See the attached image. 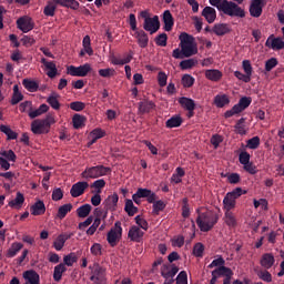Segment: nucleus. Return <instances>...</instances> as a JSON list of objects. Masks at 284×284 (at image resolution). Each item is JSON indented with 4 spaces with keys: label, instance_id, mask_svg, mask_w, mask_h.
<instances>
[{
    "label": "nucleus",
    "instance_id": "nucleus-1",
    "mask_svg": "<svg viewBox=\"0 0 284 284\" xmlns=\"http://www.w3.org/2000/svg\"><path fill=\"white\" fill-rule=\"evenodd\" d=\"M209 3L213 6V8H216L220 12L227 14V17L245 19V10L236 4V2L227 0H209Z\"/></svg>",
    "mask_w": 284,
    "mask_h": 284
},
{
    "label": "nucleus",
    "instance_id": "nucleus-2",
    "mask_svg": "<svg viewBox=\"0 0 284 284\" xmlns=\"http://www.w3.org/2000/svg\"><path fill=\"white\" fill-rule=\"evenodd\" d=\"M215 223H219V216L212 211L199 213L196 217V224L201 232H210Z\"/></svg>",
    "mask_w": 284,
    "mask_h": 284
},
{
    "label": "nucleus",
    "instance_id": "nucleus-3",
    "mask_svg": "<svg viewBox=\"0 0 284 284\" xmlns=\"http://www.w3.org/2000/svg\"><path fill=\"white\" fill-rule=\"evenodd\" d=\"M180 48L182 50L183 57L190 59V57H194V54L199 53V49L194 44V37L187 33H181L180 36Z\"/></svg>",
    "mask_w": 284,
    "mask_h": 284
},
{
    "label": "nucleus",
    "instance_id": "nucleus-4",
    "mask_svg": "<svg viewBox=\"0 0 284 284\" xmlns=\"http://www.w3.org/2000/svg\"><path fill=\"white\" fill-rule=\"evenodd\" d=\"M54 123V116L52 115H47L45 119H37L31 123V132L34 134H48Z\"/></svg>",
    "mask_w": 284,
    "mask_h": 284
},
{
    "label": "nucleus",
    "instance_id": "nucleus-5",
    "mask_svg": "<svg viewBox=\"0 0 284 284\" xmlns=\"http://www.w3.org/2000/svg\"><path fill=\"white\" fill-rule=\"evenodd\" d=\"M129 26L131 30H133L134 37L138 40V44L140 48H148V43H150V38L148 37V33L143 30H139L136 27V16L134 13H130L129 16Z\"/></svg>",
    "mask_w": 284,
    "mask_h": 284
},
{
    "label": "nucleus",
    "instance_id": "nucleus-6",
    "mask_svg": "<svg viewBox=\"0 0 284 284\" xmlns=\"http://www.w3.org/2000/svg\"><path fill=\"white\" fill-rule=\"evenodd\" d=\"M140 17L144 19L143 29L150 34L159 32L161 28V21H159V16L150 17L148 11H141Z\"/></svg>",
    "mask_w": 284,
    "mask_h": 284
},
{
    "label": "nucleus",
    "instance_id": "nucleus-7",
    "mask_svg": "<svg viewBox=\"0 0 284 284\" xmlns=\"http://www.w3.org/2000/svg\"><path fill=\"white\" fill-rule=\"evenodd\" d=\"M112 172V169L104 165H97L87 168L82 173V179H100V176H108V173Z\"/></svg>",
    "mask_w": 284,
    "mask_h": 284
},
{
    "label": "nucleus",
    "instance_id": "nucleus-8",
    "mask_svg": "<svg viewBox=\"0 0 284 284\" xmlns=\"http://www.w3.org/2000/svg\"><path fill=\"white\" fill-rule=\"evenodd\" d=\"M123 234V227H121V222H115L114 227L111 229L106 235V241L111 247H115L116 243L121 240Z\"/></svg>",
    "mask_w": 284,
    "mask_h": 284
},
{
    "label": "nucleus",
    "instance_id": "nucleus-9",
    "mask_svg": "<svg viewBox=\"0 0 284 284\" xmlns=\"http://www.w3.org/2000/svg\"><path fill=\"white\" fill-rule=\"evenodd\" d=\"M105 267L100 266L99 264H94V267L91 272L90 281L94 284H106L108 278Z\"/></svg>",
    "mask_w": 284,
    "mask_h": 284
},
{
    "label": "nucleus",
    "instance_id": "nucleus-10",
    "mask_svg": "<svg viewBox=\"0 0 284 284\" xmlns=\"http://www.w3.org/2000/svg\"><path fill=\"white\" fill-rule=\"evenodd\" d=\"M92 71L90 63H84L80 67L70 65L67 69L68 74L71 77H88V73Z\"/></svg>",
    "mask_w": 284,
    "mask_h": 284
},
{
    "label": "nucleus",
    "instance_id": "nucleus-11",
    "mask_svg": "<svg viewBox=\"0 0 284 284\" xmlns=\"http://www.w3.org/2000/svg\"><path fill=\"white\" fill-rule=\"evenodd\" d=\"M264 6H265V0H252L248 9L251 17L258 19V17L263 14Z\"/></svg>",
    "mask_w": 284,
    "mask_h": 284
},
{
    "label": "nucleus",
    "instance_id": "nucleus-12",
    "mask_svg": "<svg viewBox=\"0 0 284 284\" xmlns=\"http://www.w3.org/2000/svg\"><path fill=\"white\" fill-rule=\"evenodd\" d=\"M90 187V184L85 181L77 182L72 185L70 190V194L73 199H78V196H83L85 190Z\"/></svg>",
    "mask_w": 284,
    "mask_h": 284
},
{
    "label": "nucleus",
    "instance_id": "nucleus-13",
    "mask_svg": "<svg viewBox=\"0 0 284 284\" xmlns=\"http://www.w3.org/2000/svg\"><path fill=\"white\" fill-rule=\"evenodd\" d=\"M18 29L21 32L28 33L31 30H34V22H32V18L30 17H21L17 20Z\"/></svg>",
    "mask_w": 284,
    "mask_h": 284
},
{
    "label": "nucleus",
    "instance_id": "nucleus-14",
    "mask_svg": "<svg viewBox=\"0 0 284 284\" xmlns=\"http://www.w3.org/2000/svg\"><path fill=\"white\" fill-rule=\"evenodd\" d=\"M179 274L176 264H163L161 267V276L163 278H174Z\"/></svg>",
    "mask_w": 284,
    "mask_h": 284
},
{
    "label": "nucleus",
    "instance_id": "nucleus-15",
    "mask_svg": "<svg viewBox=\"0 0 284 284\" xmlns=\"http://www.w3.org/2000/svg\"><path fill=\"white\" fill-rule=\"evenodd\" d=\"M156 104L152 100L144 99L138 103L139 114H150Z\"/></svg>",
    "mask_w": 284,
    "mask_h": 284
},
{
    "label": "nucleus",
    "instance_id": "nucleus-16",
    "mask_svg": "<svg viewBox=\"0 0 284 284\" xmlns=\"http://www.w3.org/2000/svg\"><path fill=\"white\" fill-rule=\"evenodd\" d=\"M266 48L272 50H283L284 41L283 38H274V34L270 36L265 42Z\"/></svg>",
    "mask_w": 284,
    "mask_h": 284
},
{
    "label": "nucleus",
    "instance_id": "nucleus-17",
    "mask_svg": "<svg viewBox=\"0 0 284 284\" xmlns=\"http://www.w3.org/2000/svg\"><path fill=\"white\" fill-rule=\"evenodd\" d=\"M26 284H40L41 277L39 276V273L34 270L24 271L22 274Z\"/></svg>",
    "mask_w": 284,
    "mask_h": 284
},
{
    "label": "nucleus",
    "instance_id": "nucleus-18",
    "mask_svg": "<svg viewBox=\"0 0 284 284\" xmlns=\"http://www.w3.org/2000/svg\"><path fill=\"white\" fill-rule=\"evenodd\" d=\"M162 21L164 23L163 30H165V32H172V28H174V17L170 10L163 12Z\"/></svg>",
    "mask_w": 284,
    "mask_h": 284
},
{
    "label": "nucleus",
    "instance_id": "nucleus-19",
    "mask_svg": "<svg viewBox=\"0 0 284 284\" xmlns=\"http://www.w3.org/2000/svg\"><path fill=\"white\" fill-rule=\"evenodd\" d=\"M274 263H276V260L272 253H264L260 260V265H262L264 270H272Z\"/></svg>",
    "mask_w": 284,
    "mask_h": 284
},
{
    "label": "nucleus",
    "instance_id": "nucleus-20",
    "mask_svg": "<svg viewBox=\"0 0 284 284\" xmlns=\"http://www.w3.org/2000/svg\"><path fill=\"white\" fill-rule=\"evenodd\" d=\"M143 234H145L139 226H131L129 230L128 236L130 241H133L134 243H141V239H143Z\"/></svg>",
    "mask_w": 284,
    "mask_h": 284
},
{
    "label": "nucleus",
    "instance_id": "nucleus-21",
    "mask_svg": "<svg viewBox=\"0 0 284 284\" xmlns=\"http://www.w3.org/2000/svg\"><path fill=\"white\" fill-rule=\"evenodd\" d=\"M41 63H43L44 68L49 70L47 72V75L49 77V79H54L58 72L57 64L53 61H48L45 58L41 59Z\"/></svg>",
    "mask_w": 284,
    "mask_h": 284
},
{
    "label": "nucleus",
    "instance_id": "nucleus-22",
    "mask_svg": "<svg viewBox=\"0 0 284 284\" xmlns=\"http://www.w3.org/2000/svg\"><path fill=\"white\" fill-rule=\"evenodd\" d=\"M224 223L230 227V230H234L236 225H239V222L236 220V215L232 211H225L224 212Z\"/></svg>",
    "mask_w": 284,
    "mask_h": 284
},
{
    "label": "nucleus",
    "instance_id": "nucleus-23",
    "mask_svg": "<svg viewBox=\"0 0 284 284\" xmlns=\"http://www.w3.org/2000/svg\"><path fill=\"white\" fill-rule=\"evenodd\" d=\"M30 212L32 216H41L45 214V203L43 201L39 200L30 207Z\"/></svg>",
    "mask_w": 284,
    "mask_h": 284
},
{
    "label": "nucleus",
    "instance_id": "nucleus-24",
    "mask_svg": "<svg viewBox=\"0 0 284 284\" xmlns=\"http://www.w3.org/2000/svg\"><path fill=\"white\" fill-rule=\"evenodd\" d=\"M205 78L216 83L223 79V72L219 69H209L205 71Z\"/></svg>",
    "mask_w": 284,
    "mask_h": 284
},
{
    "label": "nucleus",
    "instance_id": "nucleus-25",
    "mask_svg": "<svg viewBox=\"0 0 284 284\" xmlns=\"http://www.w3.org/2000/svg\"><path fill=\"white\" fill-rule=\"evenodd\" d=\"M179 103L187 112H194L196 110V103L191 98L182 97L179 99Z\"/></svg>",
    "mask_w": 284,
    "mask_h": 284
},
{
    "label": "nucleus",
    "instance_id": "nucleus-26",
    "mask_svg": "<svg viewBox=\"0 0 284 284\" xmlns=\"http://www.w3.org/2000/svg\"><path fill=\"white\" fill-rule=\"evenodd\" d=\"M202 17L206 19L207 23H214V21H216V9L212 7H205L202 10Z\"/></svg>",
    "mask_w": 284,
    "mask_h": 284
},
{
    "label": "nucleus",
    "instance_id": "nucleus-27",
    "mask_svg": "<svg viewBox=\"0 0 284 284\" xmlns=\"http://www.w3.org/2000/svg\"><path fill=\"white\" fill-rule=\"evenodd\" d=\"M212 276H216V280H219V276H225L227 278L229 276H232L234 273L232 272V268L226 266H220L212 271Z\"/></svg>",
    "mask_w": 284,
    "mask_h": 284
},
{
    "label": "nucleus",
    "instance_id": "nucleus-28",
    "mask_svg": "<svg viewBox=\"0 0 284 284\" xmlns=\"http://www.w3.org/2000/svg\"><path fill=\"white\" fill-rule=\"evenodd\" d=\"M23 203H26V196H23V193L17 192L16 199L9 202V207L21 210V207H23Z\"/></svg>",
    "mask_w": 284,
    "mask_h": 284
},
{
    "label": "nucleus",
    "instance_id": "nucleus-29",
    "mask_svg": "<svg viewBox=\"0 0 284 284\" xmlns=\"http://www.w3.org/2000/svg\"><path fill=\"white\" fill-rule=\"evenodd\" d=\"M213 32L216 37H224L230 32V26L227 23H216L213 27Z\"/></svg>",
    "mask_w": 284,
    "mask_h": 284
},
{
    "label": "nucleus",
    "instance_id": "nucleus-30",
    "mask_svg": "<svg viewBox=\"0 0 284 284\" xmlns=\"http://www.w3.org/2000/svg\"><path fill=\"white\" fill-rule=\"evenodd\" d=\"M0 132H2V134H6L7 141H14L19 136L17 132L12 131V129H10V126L6 124L0 125Z\"/></svg>",
    "mask_w": 284,
    "mask_h": 284
},
{
    "label": "nucleus",
    "instance_id": "nucleus-31",
    "mask_svg": "<svg viewBox=\"0 0 284 284\" xmlns=\"http://www.w3.org/2000/svg\"><path fill=\"white\" fill-rule=\"evenodd\" d=\"M67 267L65 264L61 263L57 266H54L53 270V280L55 281V283H59V281H61V278H63V272H67Z\"/></svg>",
    "mask_w": 284,
    "mask_h": 284
},
{
    "label": "nucleus",
    "instance_id": "nucleus-32",
    "mask_svg": "<svg viewBox=\"0 0 284 284\" xmlns=\"http://www.w3.org/2000/svg\"><path fill=\"white\" fill-rule=\"evenodd\" d=\"M182 124H183V118H181V115H173L171 119H169L165 122V125L169 129L181 128Z\"/></svg>",
    "mask_w": 284,
    "mask_h": 284
},
{
    "label": "nucleus",
    "instance_id": "nucleus-33",
    "mask_svg": "<svg viewBox=\"0 0 284 284\" xmlns=\"http://www.w3.org/2000/svg\"><path fill=\"white\" fill-rule=\"evenodd\" d=\"M90 212H92V205L84 204L77 209V215L79 219H88L90 216Z\"/></svg>",
    "mask_w": 284,
    "mask_h": 284
},
{
    "label": "nucleus",
    "instance_id": "nucleus-34",
    "mask_svg": "<svg viewBox=\"0 0 284 284\" xmlns=\"http://www.w3.org/2000/svg\"><path fill=\"white\" fill-rule=\"evenodd\" d=\"M69 212H72V204H63L58 209L57 217L60 219V221H63Z\"/></svg>",
    "mask_w": 284,
    "mask_h": 284
},
{
    "label": "nucleus",
    "instance_id": "nucleus-35",
    "mask_svg": "<svg viewBox=\"0 0 284 284\" xmlns=\"http://www.w3.org/2000/svg\"><path fill=\"white\" fill-rule=\"evenodd\" d=\"M22 85L28 90V92H37V90H39V83L34 80L23 79Z\"/></svg>",
    "mask_w": 284,
    "mask_h": 284
},
{
    "label": "nucleus",
    "instance_id": "nucleus-36",
    "mask_svg": "<svg viewBox=\"0 0 284 284\" xmlns=\"http://www.w3.org/2000/svg\"><path fill=\"white\" fill-rule=\"evenodd\" d=\"M55 12H57V4L54 0L48 1L43 10L44 17H54Z\"/></svg>",
    "mask_w": 284,
    "mask_h": 284
},
{
    "label": "nucleus",
    "instance_id": "nucleus-37",
    "mask_svg": "<svg viewBox=\"0 0 284 284\" xmlns=\"http://www.w3.org/2000/svg\"><path fill=\"white\" fill-rule=\"evenodd\" d=\"M223 205H224L225 212H232V210H234V207H236V200H233V197H231L226 193V195L224 196V200H223Z\"/></svg>",
    "mask_w": 284,
    "mask_h": 284
},
{
    "label": "nucleus",
    "instance_id": "nucleus-38",
    "mask_svg": "<svg viewBox=\"0 0 284 284\" xmlns=\"http://www.w3.org/2000/svg\"><path fill=\"white\" fill-rule=\"evenodd\" d=\"M214 103L216 108H225V105H230V98L226 94L216 95Z\"/></svg>",
    "mask_w": 284,
    "mask_h": 284
},
{
    "label": "nucleus",
    "instance_id": "nucleus-39",
    "mask_svg": "<svg viewBox=\"0 0 284 284\" xmlns=\"http://www.w3.org/2000/svg\"><path fill=\"white\" fill-rule=\"evenodd\" d=\"M50 110V106L48 104H41L37 110L30 111L29 116L30 119H37V116H41V114H45Z\"/></svg>",
    "mask_w": 284,
    "mask_h": 284
},
{
    "label": "nucleus",
    "instance_id": "nucleus-40",
    "mask_svg": "<svg viewBox=\"0 0 284 284\" xmlns=\"http://www.w3.org/2000/svg\"><path fill=\"white\" fill-rule=\"evenodd\" d=\"M124 212H126L129 216H134V214L139 213V207L134 206L132 200H125Z\"/></svg>",
    "mask_w": 284,
    "mask_h": 284
},
{
    "label": "nucleus",
    "instance_id": "nucleus-41",
    "mask_svg": "<svg viewBox=\"0 0 284 284\" xmlns=\"http://www.w3.org/2000/svg\"><path fill=\"white\" fill-rule=\"evenodd\" d=\"M47 103L51 105L53 110H61V103L59 102V94L52 93L48 99Z\"/></svg>",
    "mask_w": 284,
    "mask_h": 284
},
{
    "label": "nucleus",
    "instance_id": "nucleus-42",
    "mask_svg": "<svg viewBox=\"0 0 284 284\" xmlns=\"http://www.w3.org/2000/svg\"><path fill=\"white\" fill-rule=\"evenodd\" d=\"M23 250V244L21 243H13L11 247L8 250L7 256L9 258H14L16 254H19Z\"/></svg>",
    "mask_w": 284,
    "mask_h": 284
},
{
    "label": "nucleus",
    "instance_id": "nucleus-43",
    "mask_svg": "<svg viewBox=\"0 0 284 284\" xmlns=\"http://www.w3.org/2000/svg\"><path fill=\"white\" fill-rule=\"evenodd\" d=\"M196 63H199V61L196 59L182 60L180 62V68H181V70H192V68H194V65H196Z\"/></svg>",
    "mask_w": 284,
    "mask_h": 284
},
{
    "label": "nucleus",
    "instance_id": "nucleus-44",
    "mask_svg": "<svg viewBox=\"0 0 284 284\" xmlns=\"http://www.w3.org/2000/svg\"><path fill=\"white\" fill-rule=\"evenodd\" d=\"M236 134H241V136L247 134L245 131V118H241L236 124L234 125Z\"/></svg>",
    "mask_w": 284,
    "mask_h": 284
},
{
    "label": "nucleus",
    "instance_id": "nucleus-45",
    "mask_svg": "<svg viewBox=\"0 0 284 284\" xmlns=\"http://www.w3.org/2000/svg\"><path fill=\"white\" fill-rule=\"evenodd\" d=\"M85 121V118L79 113H75L72 118V123L74 130H80V128H83V122Z\"/></svg>",
    "mask_w": 284,
    "mask_h": 284
},
{
    "label": "nucleus",
    "instance_id": "nucleus-46",
    "mask_svg": "<svg viewBox=\"0 0 284 284\" xmlns=\"http://www.w3.org/2000/svg\"><path fill=\"white\" fill-rule=\"evenodd\" d=\"M64 265L68 267H72L77 261H79V257H77V253H70L63 257Z\"/></svg>",
    "mask_w": 284,
    "mask_h": 284
},
{
    "label": "nucleus",
    "instance_id": "nucleus-47",
    "mask_svg": "<svg viewBox=\"0 0 284 284\" xmlns=\"http://www.w3.org/2000/svg\"><path fill=\"white\" fill-rule=\"evenodd\" d=\"M243 112V108L240 104L233 105V108L224 113L225 119H230L234 116V114H241Z\"/></svg>",
    "mask_w": 284,
    "mask_h": 284
},
{
    "label": "nucleus",
    "instance_id": "nucleus-48",
    "mask_svg": "<svg viewBox=\"0 0 284 284\" xmlns=\"http://www.w3.org/2000/svg\"><path fill=\"white\" fill-rule=\"evenodd\" d=\"M231 199L235 200L241 199L243 194H247V191H244L242 187H236L233 191L226 193Z\"/></svg>",
    "mask_w": 284,
    "mask_h": 284
},
{
    "label": "nucleus",
    "instance_id": "nucleus-49",
    "mask_svg": "<svg viewBox=\"0 0 284 284\" xmlns=\"http://www.w3.org/2000/svg\"><path fill=\"white\" fill-rule=\"evenodd\" d=\"M130 61H132V54H126L124 58L119 59V58H114L112 60V64L113 65H125L128 63H130Z\"/></svg>",
    "mask_w": 284,
    "mask_h": 284
},
{
    "label": "nucleus",
    "instance_id": "nucleus-50",
    "mask_svg": "<svg viewBox=\"0 0 284 284\" xmlns=\"http://www.w3.org/2000/svg\"><path fill=\"white\" fill-rule=\"evenodd\" d=\"M258 145H261V138L258 136H253L246 142V148H248L250 150H256Z\"/></svg>",
    "mask_w": 284,
    "mask_h": 284
},
{
    "label": "nucleus",
    "instance_id": "nucleus-51",
    "mask_svg": "<svg viewBox=\"0 0 284 284\" xmlns=\"http://www.w3.org/2000/svg\"><path fill=\"white\" fill-rule=\"evenodd\" d=\"M156 45H160V48H165L168 45V33H161L154 39Z\"/></svg>",
    "mask_w": 284,
    "mask_h": 284
},
{
    "label": "nucleus",
    "instance_id": "nucleus-52",
    "mask_svg": "<svg viewBox=\"0 0 284 284\" xmlns=\"http://www.w3.org/2000/svg\"><path fill=\"white\" fill-rule=\"evenodd\" d=\"M203 252H205V246L202 243H196L193 246V254L197 257V258H202L203 257Z\"/></svg>",
    "mask_w": 284,
    "mask_h": 284
},
{
    "label": "nucleus",
    "instance_id": "nucleus-53",
    "mask_svg": "<svg viewBox=\"0 0 284 284\" xmlns=\"http://www.w3.org/2000/svg\"><path fill=\"white\" fill-rule=\"evenodd\" d=\"M69 108L74 112H83V110H85V103L81 101H74L70 103Z\"/></svg>",
    "mask_w": 284,
    "mask_h": 284
},
{
    "label": "nucleus",
    "instance_id": "nucleus-54",
    "mask_svg": "<svg viewBox=\"0 0 284 284\" xmlns=\"http://www.w3.org/2000/svg\"><path fill=\"white\" fill-rule=\"evenodd\" d=\"M207 267L209 270H213V267H225V260L223 256H219V258L213 260Z\"/></svg>",
    "mask_w": 284,
    "mask_h": 284
},
{
    "label": "nucleus",
    "instance_id": "nucleus-55",
    "mask_svg": "<svg viewBox=\"0 0 284 284\" xmlns=\"http://www.w3.org/2000/svg\"><path fill=\"white\" fill-rule=\"evenodd\" d=\"M182 85L184 88H192L194 85V77L190 74H184L182 77Z\"/></svg>",
    "mask_w": 284,
    "mask_h": 284
},
{
    "label": "nucleus",
    "instance_id": "nucleus-56",
    "mask_svg": "<svg viewBox=\"0 0 284 284\" xmlns=\"http://www.w3.org/2000/svg\"><path fill=\"white\" fill-rule=\"evenodd\" d=\"M91 187L94 189V190H97V193H98V194H101V190H103V187H105V180L100 179V180L94 181V182L91 184Z\"/></svg>",
    "mask_w": 284,
    "mask_h": 284
},
{
    "label": "nucleus",
    "instance_id": "nucleus-57",
    "mask_svg": "<svg viewBox=\"0 0 284 284\" xmlns=\"http://www.w3.org/2000/svg\"><path fill=\"white\" fill-rule=\"evenodd\" d=\"M64 245H65V240H63V237H61V235H59L53 242V247H54V250H57V252H61L63 250Z\"/></svg>",
    "mask_w": 284,
    "mask_h": 284
},
{
    "label": "nucleus",
    "instance_id": "nucleus-58",
    "mask_svg": "<svg viewBox=\"0 0 284 284\" xmlns=\"http://www.w3.org/2000/svg\"><path fill=\"white\" fill-rule=\"evenodd\" d=\"M276 65H278V60L276 58H271L265 62V71L272 72V69L276 68Z\"/></svg>",
    "mask_w": 284,
    "mask_h": 284
},
{
    "label": "nucleus",
    "instance_id": "nucleus-59",
    "mask_svg": "<svg viewBox=\"0 0 284 284\" xmlns=\"http://www.w3.org/2000/svg\"><path fill=\"white\" fill-rule=\"evenodd\" d=\"M242 68L245 74L252 79V72H253L252 62H250V60H243Z\"/></svg>",
    "mask_w": 284,
    "mask_h": 284
},
{
    "label": "nucleus",
    "instance_id": "nucleus-60",
    "mask_svg": "<svg viewBox=\"0 0 284 284\" xmlns=\"http://www.w3.org/2000/svg\"><path fill=\"white\" fill-rule=\"evenodd\" d=\"M165 210V202L159 200L153 204V214H159Z\"/></svg>",
    "mask_w": 284,
    "mask_h": 284
},
{
    "label": "nucleus",
    "instance_id": "nucleus-61",
    "mask_svg": "<svg viewBox=\"0 0 284 284\" xmlns=\"http://www.w3.org/2000/svg\"><path fill=\"white\" fill-rule=\"evenodd\" d=\"M239 104L243 111L247 110V108H250V105H252V99L250 97H243L240 99Z\"/></svg>",
    "mask_w": 284,
    "mask_h": 284
},
{
    "label": "nucleus",
    "instance_id": "nucleus-62",
    "mask_svg": "<svg viewBox=\"0 0 284 284\" xmlns=\"http://www.w3.org/2000/svg\"><path fill=\"white\" fill-rule=\"evenodd\" d=\"M114 69L108 68V69H100L99 74L103 79H110V77H114Z\"/></svg>",
    "mask_w": 284,
    "mask_h": 284
},
{
    "label": "nucleus",
    "instance_id": "nucleus-63",
    "mask_svg": "<svg viewBox=\"0 0 284 284\" xmlns=\"http://www.w3.org/2000/svg\"><path fill=\"white\" fill-rule=\"evenodd\" d=\"M176 284H187V272L181 271L176 278H175Z\"/></svg>",
    "mask_w": 284,
    "mask_h": 284
},
{
    "label": "nucleus",
    "instance_id": "nucleus-64",
    "mask_svg": "<svg viewBox=\"0 0 284 284\" xmlns=\"http://www.w3.org/2000/svg\"><path fill=\"white\" fill-rule=\"evenodd\" d=\"M251 155L247 153V151H242L239 155V161L241 165H247L250 163Z\"/></svg>",
    "mask_w": 284,
    "mask_h": 284
}]
</instances>
